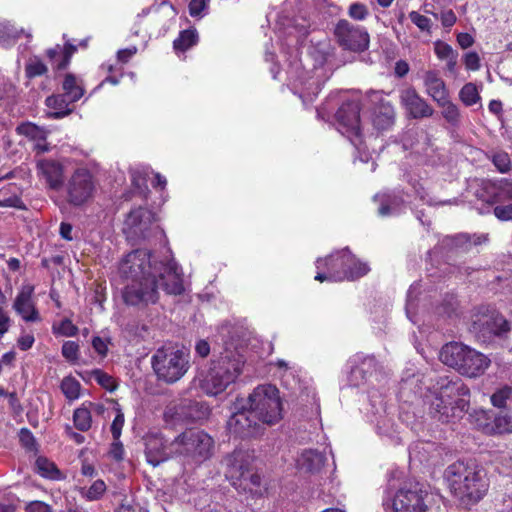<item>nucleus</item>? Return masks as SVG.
Listing matches in <instances>:
<instances>
[{
	"instance_id": "nucleus-1",
	"label": "nucleus",
	"mask_w": 512,
	"mask_h": 512,
	"mask_svg": "<svg viewBox=\"0 0 512 512\" xmlns=\"http://www.w3.org/2000/svg\"><path fill=\"white\" fill-rule=\"evenodd\" d=\"M121 277L130 281L122 297L128 305L155 303L158 299V265L150 251L136 249L126 254L119 263Z\"/></svg>"
},
{
	"instance_id": "nucleus-2",
	"label": "nucleus",
	"mask_w": 512,
	"mask_h": 512,
	"mask_svg": "<svg viewBox=\"0 0 512 512\" xmlns=\"http://www.w3.org/2000/svg\"><path fill=\"white\" fill-rule=\"evenodd\" d=\"M431 395L429 413L443 423L460 418L470 405V390L461 381L440 378Z\"/></svg>"
},
{
	"instance_id": "nucleus-3",
	"label": "nucleus",
	"mask_w": 512,
	"mask_h": 512,
	"mask_svg": "<svg viewBox=\"0 0 512 512\" xmlns=\"http://www.w3.org/2000/svg\"><path fill=\"white\" fill-rule=\"evenodd\" d=\"M445 477L451 492L464 504L478 502L488 490L486 473L473 460L451 464Z\"/></svg>"
},
{
	"instance_id": "nucleus-4",
	"label": "nucleus",
	"mask_w": 512,
	"mask_h": 512,
	"mask_svg": "<svg viewBox=\"0 0 512 512\" xmlns=\"http://www.w3.org/2000/svg\"><path fill=\"white\" fill-rule=\"evenodd\" d=\"M243 364L244 359L239 353L225 349L207 368L199 371L195 382L206 395L217 396L235 382L242 372Z\"/></svg>"
},
{
	"instance_id": "nucleus-5",
	"label": "nucleus",
	"mask_w": 512,
	"mask_h": 512,
	"mask_svg": "<svg viewBox=\"0 0 512 512\" xmlns=\"http://www.w3.org/2000/svg\"><path fill=\"white\" fill-rule=\"evenodd\" d=\"M316 267L318 270L326 269V272H317L315 280L319 282L354 280L370 270L367 263L356 259L347 249L333 253L325 259H318Z\"/></svg>"
},
{
	"instance_id": "nucleus-6",
	"label": "nucleus",
	"mask_w": 512,
	"mask_h": 512,
	"mask_svg": "<svg viewBox=\"0 0 512 512\" xmlns=\"http://www.w3.org/2000/svg\"><path fill=\"white\" fill-rule=\"evenodd\" d=\"M151 365L158 380L174 384L190 369V352L184 347L164 346L155 351Z\"/></svg>"
},
{
	"instance_id": "nucleus-7",
	"label": "nucleus",
	"mask_w": 512,
	"mask_h": 512,
	"mask_svg": "<svg viewBox=\"0 0 512 512\" xmlns=\"http://www.w3.org/2000/svg\"><path fill=\"white\" fill-rule=\"evenodd\" d=\"M439 357L445 365L467 377L482 375L490 365V359L487 356L457 342L443 346Z\"/></svg>"
},
{
	"instance_id": "nucleus-8",
	"label": "nucleus",
	"mask_w": 512,
	"mask_h": 512,
	"mask_svg": "<svg viewBox=\"0 0 512 512\" xmlns=\"http://www.w3.org/2000/svg\"><path fill=\"white\" fill-rule=\"evenodd\" d=\"M247 403L250 413L260 423L274 425L283 417L279 390L274 385L257 386L249 395Z\"/></svg>"
},
{
	"instance_id": "nucleus-9",
	"label": "nucleus",
	"mask_w": 512,
	"mask_h": 512,
	"mask_svg": "<svg viewBox=\"0 0 512 512\" xmlns=\"http://www.w3.org/2000/svg\"><path fill=\"white\" fill-rule=\"evenodd\" d=\"M213 439L204 431L187 430L172 441V450L196 462L208 459L213 452Z\"/></svg>"
},
{
	"instance_id": "nucleus-10",
	"label": "nucleus",
	"mask_w": 512,
	"mask_h": 512,
	"mask_svg": "<svg viewBox=\"0 0 512 512\" xmlns=\"http://www.w3.org/2000/svg\"><path fill=\"white\" fill-rule=\"evenodd\" d=\"M431 495L416 483L400 488L390 504L389 512H427L430 507Z\"/></svg>"
},
{
	"instance_id": "nucleus-11",
	"label": "nucleus",
	"mask_w": 512,
	"mask_h": 512,
	"mask_svg": "<svg viewBox=\"0 0 512 512\" xmlns=\"http://www.w3.org/2000/svg\"><path fill=\"white\" fill-rule=\"evenodd\" d=\"M157 229L154 213L145 208H137L127 216L123 231L127 238L137 240L150 237Z\"/></svg>"
},
{
	"instance_id": "nucleus-12",
	"label": "nucleus",
	"mask_w": 512,
	"mask_h": 512,
	"mask_svg": "<svg viewBox=\"0 0 512 512\" xmlns=\"http://www.w3.org/2000/svg\"><path fill=\"white\" fill-rule=\"evenodd\" d=\"M337 130L346 136L354 145L360 137V104L358 101L343 103L335 114Z\"/></svg>"
},
{
	"instance_id": "nucleus-13",
	"label": "nucleus",
	"mask_w": 512,
	"mask_h": 512,
	"mask_svg": "<svg viewBox=\"0 0 512 512\" xmlns=\"http://www.w3.org/2000/svg\"><path fill=\"white\" fill-rule=\"evenodd\" d=\"M94 189L91 173L87 169H77L66 184L67 200L72 205L80 206L92 197Z\"/></svg>"
},
{
	"instance_id": "nucleus-14",
	"label": "nucleus",
	"mask_w": 512,
	"mask_h": 512,
	"mask_svg": "<svg viewBox=\"0 0 512 512\" xmlns=\"http://www.w3.org/2000/svg\"><path fill=\"white\" fill-rule=\"evenodd\" d=\"M471 421L477 428L486 435H502L512 434V413L501 412L494 417L492 423L490 419V411L485 409H477L470 414Z\"/></svg>"
},
{
	"instance_id": "nucleus-15",
	"label": "nucleus",
	"mask_w": 512,
	"mask_h": 512,
	"mask_svg": "<svg viewBox=\"0 0 512 512\" xmlns=\"http://www.w3.org/2000/svg\"><path fill=\"white\" fill-rule=\"evenodd\" d=\"M335 35L345 49L351 51H363L368 48L369 34L367 31L360 27L354 26L347 20L338 22L335 28Z\"/></svg>"
},
{
	"instance_id": "nucleus-16",
	"label": "nucleus",
	"mask_w": 512,
	"mask_h": 512,
	"mask_svg": "<svg viewBox=\"0 0 512 512\" xmlns=\"http://www.w3.org/2000/svg\"><path fill=\"white\" fill-rule=\"evenodd\" d=\"M400 104L407 115L413 119L431 117L434 113L433 108L422 98L413 87H407L400 91Z\"/></svg>"
},
{
	"instance_id": "nucleus-17",
	"label": "nucleus",
	"mask_w": 512,
	"mask_h": 512,
	"mask_svg": "<svg viewBox=\"0 0 512 512\" xmlns=\"http://www.w3.org/2000/svg\"><path fill=\"white\" fill-rule=\"evenodd\" d=\"M253 457L245 451L236 450L225 459L226 477L234 486H242V480H246L249 474Z\"/></svg>"
},
{
	"instance_id": "nucleus-18",
	"label": "nucleus",
	"mask_w": 512,
	"mask_h": 512,
	"mask_svg": "<svg viewBox=\"0 0 512 512\" xmlns=\"http://www.w3.org/2000/svg\"><path fill=\"white\" fill-rule=\"evenodd\" d=\"M257 418L250 413V408L234 413L227 422L231 434L238 437H252L260 433Z\"/></svg>"
},
{
	"instance_id": "nucleus-19",
	"label": "nucleus",
	"mask_w": 512,
	"mask_h": 512,
	"mask_svg": "<svg viewBox=\"0 0 512 512\" xmlns=\"http://www.w3.org/2000/svg\"><path fill=\"white\" fill-rule=\"evenodd\" d=\"M145 446L147 461L154 467L168 458L178 455V453L172 450V442L166 445L163 437L158 434H148L145 437Z\"/></svg>"
},
{
	"instance_id": "nucleus-20",
	"label": "nucleus",
	"mask_w": 512,
	"mask_h": 512,
	"mask_svg": "<svg viewBox=\"0 0 512 512\" xmlns=\"http://www.w3.org/2000/svg\"><path fill=\"white\" fill-rule=\"evenodd\" d=\"M473 330L483 337L501 336L509 331V324L502 315L492 312L476 316L473 320Z\"/></svg>"
},
{
	"instance_id": "nucleus-21",
	"label": "nucleus",
	"mask_w": 512,
	"mask_h": 512,
	"mask_svg": "<svg viewBox=\"0 0 512 512\" xmlns=\"http://www.w3.org/2000/svg\"><path fill=\"white\" fill-rule=\"evenodd\" d=\"M33 293L34 287L32 285H23L13 304V308L17 314L27 322H36L40 320L39 313L36 310L32 299Z\"/></svg>"
},
{
	"instance_id": "nucleus-22",
	"label": "nucleus",
	"mask_w": 512,
	"mask_h": 512,
	"mask_svg": "<svg viewBox=\"0 0 512 512\" xmlns=\"http://www.w3.org/2000/svg\"><path fill=\"white\" fill-rule=\"evenodd\" d=\"M351 371L349 381L353 386H359L376 371L377 363L374 357L355 355L350 359Z\"/></svg>"
},
{
	"instance_id": "nucleus-23",
	"label": "nucleus",
	"mask_w": 512,
	"mask_h": 512,
	"mask_svg": "<svg viewBox=\"0 0 512 512\" xmlns=\"http://www.w3.org/2000/svg\"><path fill=\"white\" fill-rule=\"evenodd\" d=\"M157 276L163 281L162 287L168 294L179 295L184 291L182 276L175 262L161 264L156 272Z\"/></svg>"
},
{
	"instance_id": "nucleus-24",
	"label": "nucleus",
	"mask_w": 512,
	"mask_h": 512,
	"mask_svg": "<svg viewBox=\"0 0 512 512\" xmlns=\"http://www.w3.org/2000/svg\"><path fill=\"white\" fill-rule=\"evenodd\" d=\"M38 176L43 178L47 185L54 190L63 183V167L54 160H40L37 163Z\"/></svg>"
},
{
	"instance_id": "nucleus-25",
	"label": "nucleus",
	"mask_w": 512,
	"mask_h": 512,
	"mask_svg": "<svg viewBox=\"0 0 512 512\" xmlns=\"http://www.w3.org/2000/svg\"><path fill=\"white\" fill-rule=\"evenodd\" d=\"M422 80L426 94L430 96L433 101L438 102L449 96L446 84L437 71H425Z\"/></svg>"
},
{
	"instance_id": "nucleus-26",
	"label": "nucleus",
	"mask_w": 512,
	"mask_h": 512,
	"mask_svg": "<svg viewBox=\"0 0 512 512\" xmlns=\"http://www.w3.org/2000/svg\"><path fill=\"white\" fill-rule=\"evenodd\" d=\"M395 111L388 101L380 100L371 112V122L377 130H387L394 124Z\"/></svg>"
},
{
	"instance_id": "nucleus-27",
	"label": "nucleus",
	"mask_w": 512,
	"mask_h": 512,
	"mask_svg": "<svg viewBox=\"0 0 512 512\" xmlns=\"http://www.w3.org/2000/svg\"><path fill=\"white\" fill-rule=\"evenodd\" d=\"M325 461L326 458L322 453L315 450H307L302 452L297 463L305 471L316 472L324 466Z\"/></svg>"
},
{
	"instance_id": "nucleus-28",
	"label": "nucleus",
	"mask_w": 512,
	"mask_h": 512,
	"mask_svg": "<svg viewBox=\"0 0 512 512\" xmlns=\"http://www.w3.org/2000/svg\"><path fill=\"white\" fill-rule=\"evenodd\" d=\"M69 99L64 95H53L46 99V106L50 109L49 116L55 119L63 118L71 113Z\"/></svg>"
},
{
	"instance_id": "nucleus-29",
	"label": "nucleus",
	"mask_w": 512,
	"mask_h": 512,
	"mask_svg": "<svg viewBox=\"0 0 512 512\" xmlns=\"http://www.w3.org/2000/svg\"><path fill=\"white\" fill-rule=\"evenodd\" d=\"M63 90L69 102H76L84 95V88L81 82L73 74L65 76Z\"/></svg>"
},
{
	"instance_id": "nucleus-30",
	"label": "nucleus",
	"mask_w": 512,
	"mask_h": 512,
	"mask_svg": "<svg viewBox=\"0 0 512 512\" xmlns=\"http://www.w3.org/2000/svg\"><path fill=\"white\" fill-rule=\"evenodd\" d=\"M93 404L91 402L89 403H83L81 407L77 408L73 413V421L75 427L80 431H87L91 428L92 424V417H91V411L90 407H92Z\"/></svg>"
},
{
	"instance_id": "nucleus-31",
	"label": "nucleus",
	"mask_w": 512,
	"mask_h": 512,
	"mask_svg": "<svg viewBox=\"0 0 512 512\" xmlns=\"http://www.w3.org/2000/svg\"><path fill=\"white\" fill-rule=\"evenodd\" d=\"M75 50L76 47L69 44L64 47L63 52H60V48L57 46L56 48L49 49L47 55L54 61L57 69H64L68 65Z\"/></svg>"
},
{
	"instance_id": "nucleus-32",
	"label": "nucleus",
	"mask_w": 512,
	"mask_h": 512,
	"mask_svg": "<svg viewBox=\"0 0 512 512\" xmlns=\"http://www.w3.org/2000/svg\"><path fill=\"white\" fill-rule=\"evenodd\" d=\"M106 490V483L101 479H97L88 488H81L79 490V493L81 497L86 499L87 501H97L103 497Z\"/></svg>"
},
{
	"instance_id": "nucleus-33",
	"label": "nucleus",
	"mask_w": 512,
	"mask_h": 512,
	"mask_svg": "<svg viewBox=\"0 0 512 512\" xmlns=\"http://www.w3.org/2000/svg\"><path fill=\"white\" fill-rule=\"evenodd\" d=\"M489 189L494 195L495 201H501L504 199L512 200V182L507 180H499L489 184Z\"/></svg>"
},
{
	"instance_id": "nucleus-34",
	"label": "nucleus",
	"mask_w": 512,
	"mask_h": 512,
	"mask_svg": "<svg viewBox=\"0 0 512 512\" xmlns=\"http://www.w3.org/2000/svg\"><path fill=\"white\" fill-rule=\"evenodd\" d=\"M60 388L69 401H74L80 397L81 384L72 376L64 377Z\"/></svg>"
},
{
	"instance_id": "nucleus-35",
	"label": "nucleus",
	"mask_w": 512,
	"mask_h": 512,
	"mask_svg": "<svg viewBox=\"0 0 512 512\" xmlns=\"http://www.w3.org/2000/svg\"><path fill=\"white\" fill-rule=\"evenodd\" d=\"M459 98L462 103L466 106H472L477 104L481 97L479 90L474 83H466L459 91Z\"/></svg>"
},
{
	"instance_id": "nucleus-36",
	"label": "nucleus",
	"mask_w": 512,
	"mask_h": 512,
	"mask_svg": "<svg viewBox=\"0 0 512 512\" xmlns=\"http://www.w3.org/2000/svg\"><path fill=\"white\" fill-rule=\"evenodd\" d=\"M17 132L20 134V135H23L33 141H43V140H46V131L33 124V123H24L20 126L17 127Z\"/></svg>"
},
{
	"instance_id": "nucleus-37",
	"label": "nucleus",
	"mask_w": 512,
	"mask_h": 512,
	"mask_svg": "<svg viewBox=\"0 0 512 512\" xmlns=\"http://www.w3.org/2000/svg\"><path fill=\"white\" fill-rule=\"evenodd\" d=\"M198 36L195 30H185L173 42L175 50L185 51L197 43Z\"/></svg>"
},
{
	"instance_id": "nucleus-38",
	"label": "nucleus",
	"mask_w": 512,
	"mask_h": 512,
	"mask_svg": "<svg viewBox=\"0 0 512 512\" xmlns=\"http://www.w3.org/2000/svg\"><path fill=\"white\" fill-rule=\"evenodd\" d=\"M36 468L38 473L49 479H59L60 478V472L57 469L56 465L44 457H39L36 460Z\"/></svg>"
},
{
	"instance_id": "nucleus-39",
	"label": "nucleus",
	"mask_w": 512,
	"mask_h": 512,
	"mask_svg": "<svg viewBox=\"0 0 512 512\" xmlns=\"http://www.w3.org/2000/svg\"><path fill=\"white\" fill-rule=\"evenodd\" d=\"M436 103L440 108H442L441 113L448 122L454 124L459 120V109L453 102L450 101L449 96Z\"/></svg>"
},
{
	"instance_id": "nucleus-40",
	"label": "nucleus",
	"mask_w": 512,
	"mask_h": 512,
	"mask_svg": "<svg viewBox=\"0 0 512 512\" xmlns=\"http://www.w3.org/2000/svg\"><path fill=\"white\" fill-rule=\"evenodd\" d=\"M512 397V387L503 386L497 389L490 397L491 404L496 408H504Z\"/></svg>"
},
{
	"instance_id": "nucleus-41",
	"label": "nucleus",
	"mask_w": 512,
	"mask_h": 512,
	"mask_svg": "<svg viewBox=\"0 0 512 512\" xmlns=\"http://www.w3.org/2000/svg\"><path fill=\"white\" fill-rule=\"evenodd\" d=\"M52 331L55 335L73 337L78 333V327L70 319L65 318L59 323H54Z\"/></svg>"
},
{
	"instance_id": "nucleus-42",
	"label": "nucleus",
	"mask_w": 512,
	"mask_h": 512,
	"mask_svg": "<svg viewBox=\"0 0 512 512\" xmlns=\"http://www.w3.org/2000/svg\"><path fill=\"white\" fill-rule=\"evenodd\" d=\"M24 31L18 30L10 22L4 21L0 23V44H9L10 40L17 39L20 33Z\"/></svg>"
},
{
	"instance_id": "nucleus-43",
	"label": "nucleus",
	"mask_w": 512,
	"mask_h": 512,
	"mask_svg": "<svg viewBox=\"0 0 512 512\" xmlns=\"http://www.w3.org/2000/svg\"><path fill=\"white\" fill-rule=\"evenodd\" d=\"M434 53L441 61H445L458 54L451 45L441 40L434 42Z\"/></svg>"
},
{
	"instance_id": "nucleus-44",
	"label": "nucleus",
	"mask_w": 512,
	"mask_h": 512,
	"mask_svg": "<svg viewBox=\"0 0 512 512\" xmlns=\"http://www.w3.org/2000/svg\"><path fill=\"white\" fill-rule=\"evenodd\" d=\"M92 377L94 380L101 385L103 388L113 391L116 388L115 380L109 374L103 372L100 369H96L92 371Z\"/></svg>"
},
{
	"instance_id": "nucleus-45",
	"label": "nucleus",
	"mask_w": 512,
	"mask_h": 512,
	"mask_svg": "<svg viewBox=\"0 0 512 512\" xmlns=\"http://www.w3.org/2000/svg\"><path fill=\"white\" fill-rule=\"evenodd\" d=\"M409 18L413 24H415L419 30L422 32H431L432 21L430 18L420 14L417 11H411L409 13Z\"/></svg>"
},
{
	"instance_id": "nucleus-46",
	"label": "nucleus",
	"mask_w": 512,
	"mask_h": 512,
	"mask_svg": "<svg viewBox=\"0 0 512 512\" xmlns=\"http://www.w3.org/2000/svg\"><path fill=\"white\" fill-rule=\"evenodd\" d=\"M188 9L191 17L203 18L207 13L208 0H191Z\"/></svg>"
},
{
	"instance_id": "nucleus-47",
	"label": "nucleus",
	"mask_w": 512,
	"mask_h": 512,
	"mask_svg": "<svg viewBox=\"0 0 512 512\" xmlns=\"http://www.w3.org/2000/svg\"><path fill=\"white\" fill-rule=\"evenodd\" d=\"M62 355L67 361L76 363L79 358V345L74 341L64 342L62 345Z\"/></svg>"
},
{
	"instance_id": "nucleus-48",
	"label": "nucleus",
	"mask_w": 512,
	"mask_h": 512,
	"mask_svg": "<svg viewBox=\"0 0 512 512\" xmlns=\"http://www.w3.org/2000/svg\"><path fill=\"white\" fill-rule=\"evenodd\" d=\"M47 72V67L38 59H31L26 65V75L29 78L41 76Z\"/></svg>"
},
{
	"instance_id": "nucleus-49",
	"label": "nucleus",
	"mask_w": 512,
	"mask_h": 512,
	"mask_svg": "<svg viewBox=\"0 0 512 512\" xmlns=\"http://www.w3.org/2000/svg\"><path fill=\"white\" fill-rule=\"evenodd\" d=\"M348 14L351 18L362 21L368 16L369 11L365 4L356 2L350 5Z\"/></svg>"
},
{
	"instance_id": "nucleus-50",
	"label": "nucleus",
	"mask_w": 512,
	"mask_h": 512,
	"mask_svg": "<svg viewBox=\"0 0 512 512\" xmlns=\"http://www.w3.org/2000/svg\"><path fill=\"white\" fill-rule=\"evenodd\" d=\"M124 414L120 408H116V416L111 425V433L114 440H119L124 426Z\"/></svg>"
},
{
	"instance_id": "nucleus-51",
	"label": "nucleus",
	"mask_w": 512,
	"mask_h": 512,
	"mask_svg": "<svg viewBox=\"0 0 512 512\" xmlns=\"http://www.w3.org/2000/svg\"><path fill=\"white\" fill-rule=\"evenodd\" d=\"M463 62L469 71H478L481 67L480 57L475 51L467 52L463 57Z\"/></svg>"
},
{
	"instance_id": "nucleus-52",
	"label": "nucleus",
	"mask_w": 512,
	"mask_h": 512,
	"mask_svg": "<svg viewBox=\"0 0 512 512\" xmlns=\"http://www.w3.org/2000/svg\"><path fill=\"white\" fill-rule=\"evenodd\" d=\"M494 215L500 221H512V203L495 206Z\"/></svg>"
},
{
	"instance_id": "nucleus-53",
	"label": "nucleus",
	"mask_w": 512,
	"mask_h": 512,
	"mask_svg": "<svg viewBox=\"0 0 512 512\" xmlns=\"http://www.w3.org/2000/svg\"><path fill=\"white\" fill-rule=\"evenodd\" d=\"M493 163L501 173L510 169V159L507 153H497L493 156Z\"/></svg>"
},
{
	"instance_id": "nucleus-54",
	"label": "nucleus",
	"mask_w": 512,
	"mask_h": 512,
	"mask_svg": "<svg viewBox=\"0 0 512 512\" xmlns=\"http://www.w3.org/2000/svg\"><path fill=\"white\" fill-rule=\"evenodd\" d=\"M94 350L102 357L106 356L108 352V342L101 337H94L92 340Z\"/></svg>"
},
{
	"instance_id": "nucleus-55",
	"label": "nucleus",
	"mask_w": 512,
	"mask_h": 512,
	"mask_svg": "<svg viewBox=\"0 0 512 512\" xmlns=\"http://www.w3.org/2000/svg\"><path fill=\"white\" fill-rule=\"evenodd\" d=\"M25 509L27 512H51L50 506L42 501L29 502Z\"/></svg>"
},
{
	"instance_id": "nucleus-56",
	"label": "nucleus",
	"mask_w": 512,
	"mask_h": 512,
	"mask_svg": "<svg viewBox=\"0 0 512 512\" xmlns=\"http://www.w3.org/2000/svg\"><path fill=\"white\" fill-rule=\"evenodd\" d=\"M440 20L444 27L450 28L456 23L457 17L456 14L449 9L441 13Z\"/></svg>"
},
{
	"instance_id": "nucleus-57",
	"label": "nucleus",
	"mask_w": 512,
	"mask_h": 512,
	"mask_svg": "<svg viewBox=\"0 0 512 512\" xmlns=\"http://www.w3.org/2000/svg\"><path fill=\"white\" fill-rule=\"evenodd\" d=\"M109 453L113 459L117 461L122 460L124 456V448L122 443L119 440H114V442L111 445Z\"/></svg>"
},
{
	"instance_id": "nucleus-58",
	"label": "nucleus",
	"mask_w": 512,
	"mask_h": 512,
	"mask_svg": "<svg viewBox=\"0 0 512 512\" xmlns=\"http://www.w3.org/2000/svg\"><path fill=\"white\" fill-rule=\"evenodd\" d=\"M415 191L417 195L419 196L420 200H422L424 203L428 205H438V204H446L447 202H436L432 197L428 195V193L425 191L424 187L419 186L415 187Z\"/></svg>"
},
{
	"instance_id": "nucleus-59",
	"label": "nucleus",
	"mask_w": 512,
	"mask_h": 512,
	"mask_svg": "<svg viewBox=\"0 0 512 512\" xmlns=\"http://www.w3.org/2000/svg\"><path fill=\"white\" fill-rule=\"evenodd\" d=\"M137 53V47L132 46L130 48L119 50L117 53V59L118 61L122 63H127L132 56H134Z\"/></svg>"
},
{
	"instance_id": "nucleus-60",
	"label": "nucleus",
	"mask_w": 512,
	"mask_h": 512,
	"mask_svg": "<svg viewBox=\"0 0 512 512\" xmlns=\"http://www.w3.org/2000/svg\"><path fill=\"white\" fill-rule=\"evenodd\" d=\"M457 43L462 49H467L474 44V38L469 33H459L457 35Z\"/></svg>"
},
{
	"instance_id": "nucleus-61",
	"label": "nucleus",
	"mask_w": 512,
	"mask_h": 512,
	"mask_svg": "<svg viewBox=\"0 0 512 512\" xmlns=\"http://www.w3.org/2000/svg\"><path fill=\"white\" fill-rule=\"evenodd\" d=\"M0 205L8 206V207H15V208H19V209L25 208L22 200L16 195L0 201Z\"/></svg>"
},
{
	"instance_id": "nucleus-62",
	"label": "nucleus",
	"mask_w": 512,
	"mask_h": 512,
	"mask_svg": "<svg viewBox=\"0 0 512 512\" xmlns=\"http://www.w3.org/2000/svg\"><path fill=\"white\" fill-rule=\"evenodd\" d=\"M195 352L200 357L204 358L210 353V346L205 340H199L195 346Z\"/></svg>"
},
{
	"instance_id": "nucleus-63",
	"label": "nucleus",
	"mask_w": 512,
	"mask_h": 512,
	"mask_svg": "<svg viewBox=\"0 0 512 512\" xmlns=\"http://www.w3.org/2000/svg\"><path fill=\"white\" fill-rule=\"evenodd\" d=\"M458 56L459 54H456L455 56L445 60L446 62V69L447 71L453 76L456 77L458 74Z\"/></svg>"
},
{
	"instance_id": "nucleus-64",
	"label": "nucleus",
	"mask_w": 512,
	"mask_h": 512,
	"mask_svg": "<svg viewBox=\"0 0 512 512\" xmlns=\"http://www.w3.org/2000/svg\"><path fill=\"white\" fill-rule=\"evenodd\" d=\"M34 343V337L31 334L22 335L18 340V345L22 350H28Z\"/></svg>"
}]
</instances>
